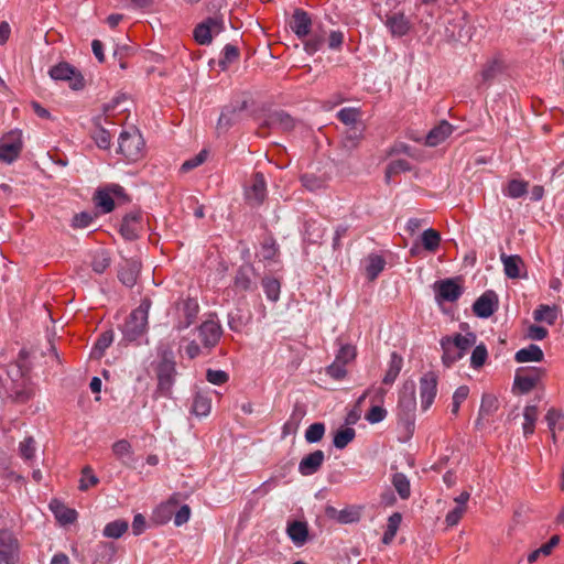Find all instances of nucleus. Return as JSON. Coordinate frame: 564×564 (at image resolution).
Instances as JSON below:
<instances>
[{
	"instance_id": "obj_58",
	"label": "nucleus",
	"mask_w": 564,
	"mask_h": 564,
	"mask_svg": "<svg viewBox=\"0 0 564 564\" xmlns=\"http://www.w3.org/2000/svg\"><path fill=\"white\" fill-rule=\"evenodd\" d=\"M207 151L206 150H202L198 154H196L194 158L189 159V160H186L182 166H181V170L182 172H188L197 166H199L200 164H203L206 159H207Z\"/></svg>"
},
{
	"instance_id": "obj_31",
	"label": "nucleus",
	"mask_w": 564,
	"mask_h": 564,
	"mask_svg": "<svg viewBox=\"0 0 564 564\" xmlns=\"http://www.w3.org/2000/svg\"><path fill=\"white\" fill-rule=\"evenodd\" d=\"M529 183L522 180H510L506 186L502 188V193L505 196L509 198H520L528 193Z\"/></svg>"
},
{
	"instance_id": "obj_57",
	"label": "nucleus",
	"mask_w": 564,
	"mask_h": 564,
	"mask_svg": "<svg viewBox=\"0 0 564 564\" xmlns=\"http://www.w3.org/2000/svg\"><path fill=\"white\" fill-rule=\"evenodd\" d=\"M206 379L212 384L220 386L229 380V375L224 370L208 369L206 372Z\"/></svg>"
},
{
	"instance_id": "obj_29",
	"label": "nucleus",
	"mask_w": 564,
	"mask_h": 564,
	"mask_svg": "<svg viewBox=\"0 0 564 564\" xmlns=\"http://www.w3.org/2000/svg\"><path fill=\"white\" fill-rule=\"evenodd\" d=\"M402 366H403L402 357L398 352L393 351L390 355L388 369L382 379V382L384 384H392L395 381V379L398 378V376L402 369Z\"/></svg>"
},
{
	"instance_id": "obj_53",
	"label": "nucleus",
	"mask_w": 564,
	"mask_h": 564,
	"mask_svg": "<svg viewBox=\"0 0 564 564\" xmlns=\"http://www.w3.org/2000/svg\"><path fill=\"white\" fill-rule=\"evenodd\" d=\"M239 56L238 48L232 44H226L223 52L219 65L223 69H226L229 64L236 61Z\"/></svg>"
},
{
	"instance_id": "obj_40",
	"label": "nucleus",
	"mask_w": 564,
	"mask_h": 564,
	"mask_svg": "<svg viewBox=\"0 0 564 564\" xmlns=\"http://www.w3.org/2000/svg\"><path fill=\"white\" fill-rule=\"evenodd\" d=\"M392 485L401 499H408L410 497V481L404 474L395 473L392 477Z\"/></svg>"
},
{
	"instance_id": "obj_9",
	"label": "nucleus",
	"mask_w": 564,
	"mask_h": 564,
	"mask_svg": "<svg viewBox=\"0 0 564 564\" xmlns=\"http://www.w3.org/2000/svg\"><path fill=\"white\" fill-rule=\"evenodd\" d=\"M437 375L433 371L425 372L420 378V400H421V408L423 411H426L431 408L433 404L436 394H437Z\"/></svg>"
},
{
	"instance_id": "obj_60",
	"label": "nucleus",
	"mask_w": 564,
	"mask_h": 564,
	"mask_svg": "<svg viewBox=\"0 0 564 564\" xmlns=\"http://www.w3.org/2000/svg\"><path fill=\"white\" fill-rule=\"evenodd\" d=\"M360 514L357 510L354 508H346L343 510H339L338 513V522L343 524L347 523H354L359 521Z\"/></svg>"
},
{
	"instance_id": "obj_2",
	"label": "nucleus",
	"mask_w": 564,
	"mask_h": 564,
	"mask_svg": "<svg viewBox=\"0 0 564 564\" xmlns=\"http://www.w3.org/2000/svg\"><path fill=\"white\" fill-rule=\"evenodd\" d=\"M149 307L150 305L147 302H142L130 313L122 326V335L126 341L141 343L147 333Z\"/></svg>"
},
{
	"instance_id": "obj_28",
	"label": "nucleus",
	"mask_w": 564,
	"mask_h": 564,
	"mask_svg": "<svg viewBox=\"0 0 564 564\" xmlns=\"http://www.w3.org/2000/svg\"><path fill=\"white\" fill-rule=\"evenodd\" d=\"M502 69L503 65L500 59L494 58L488 61L480 72L481 84L490 85L492 80L502 72Z\"/></svg>"
},
{
	"instance_id": "obj_15",
	"label": "nucleus",
	"mask_w": 564,
	"mask_h": 564,
	"mask_svg": "<svg viewBox=\"0 0 564 564\" xmlns=\"http://www.w3.org/2000/svg\"><path fill=\"white\" fill-rule=\"evenodd\" d=\"M198 336L200 340L203 341L205 347H214L223 333L221 326L218 322V319L212 317L207 321H205L199 327H198Z\"/></svg>"
},
{
	"instance_id": "obj_14",
	"label": "nucleus",
	"mask_w": 564,
	"mask_h": 564,
	"mask_svg": "<svg viewBox=\"0 0 564 564\" xmlns=\"http://www.w3.org/2000/svg\"><path fill=\"white\" fill-rule=\"evenodd\" d=\"M314 25L310 14L302 9L294 10L289 21L290 29L300 40L307 37Z\"/></svg>"
},
{
	"instance_id": "obj_45",
	"label": "nucleus",
	"mask_w": 564,
	"mask_h": 564,
	"mask_svg": "<svg viewBox=\"0 0 564 564\" xmlns=\"http://www.w3.org/2000/svg\"><path fill=\"white\" fill-rule=\"evenodd\" d=\"M128 530V522L124 520H115L104 528V535L111 539H119Z\"/></svg>"
},
{
	"instance_id": "obj_37",
	"label": "nucleus",
	"mask_w": 564,
	"mask_h": 564,
	"mask_svg": "<svg viewBox=\"0 0 564 564\" xmlns=\"http://www.w3.org/2000/svg\"><path fill=\"white\" fill-rule=\"evenodd\" d=\"M523 434L528 437L534 433V426L538 420V408L535 405H527L523 410Z\"/></svg>"
},
{
	"instance_id": "obj_55",
	"label": "nucleus",
	"mask_w": 564,
	"mask_h": 564,
	"mask_svg": "<svg viewBox=\"0 0 564 564\" xmlns=\"http://www.w3.org/2000/svg\"><path fill=\"white\" fill-rule=\"evenodd\" d=\"M337 118L347 126L356 127L359 111L356 108H343L338 111Z\"/></svg>"
},
{
	"instance_id": "obj_63",
	"label": "nucleus",
	"mask_w": 564,
	"mask_h": 564,
	"mask_svg": "<svg viewBox=\"0 0 564 564\" xmlns=\"http://www.w3.org/2000/svg\"><path fill=\"white\" fill-rule=\"evenodd\" d=\"M362 138V128L361 127H350L346 132L345 145L346 147H355L358 141Z\"/></svg>"
},
{
	"instance_id": "obj_11",
	"label": "nucleus",
	"mask_w": 564,
	"mask_h": 564,
	"mask_svg": "<svg viewBox=\"0 0 564 564\" xmlns=\"http://www.w3.org/2000/svg\"><path fill=\"white\" fill-rule=\"evenodd\" d=\"M257 272L252 264L246 263L238 268L234 278V286L238 292H252L257 290Z\"/></svg>"
},
{
	"instance_id": "obj_62",
	"label": "nucleus",
	"mask_w": 564,
	"mask_h": 564,
	"mask_svg": "<svg viewBox=\"0 0 564 564\" xmlns=\"http://www.w3.org/2000/svg\"><path fill=\"white\" fill-rule=\"evenodd\" d=\"M387 416V411L380 405H373L366 414V420L372 424L383 421Z\"/></svg>"
},
{
	"instance_id": "obj_50",
	"label": "nucleus",
	"mask_w": 564,
	"mask_h": 564,
	"mask_svg": "<svg viewBox=\"0 0 564 564\" xmlns=\"http://www.w3.org/2000/svg\"><path fill=\"white\" fill-rule=\"evenodd\" d=\"M469 388L467 386H459L453 393L451 413L457 415L460 404L468 398Z\"/></svg>"
},
{
	"instance_id": "obj_26",
	"label": "nucleus",
	"mask_w": 564,
	"mask_h": 564,
	"mask_svg": "<svg viewBox=\"0 0 564 564\" xmlns=\"http://www.w3.org/2000/svg\"><path fill=\"white\" fill-rule=\"evenodd\" d=\"M388 29L394 36H403L410 30V22L403 13H393L386 22Z\"/></svg>"
},
{
	"instance_id": "obj_22",
	"label": "nucleus",
	"mask_w": 564,
	"mask_h": 564,
	"mask_svg": "<svg viewBox=\"0 0 564 564\" xmlns=\"http://www.w3.org/2000/svg\"><path fill=\"white\" fill-rule=\"evenodd\" d=\"M453 131L454 127L446 120H443L427 133L425 144L436 147L443 143Z\"/></svg>"
},
{
	"instance_id": "obj_54",
	"label": "nucleus",
	"mask_w": 564,
	"mask_h": 564,
	"mask_svg": "<svg viewBox=\"0 0 564 564\" xmlns=\"http://www.w3.org/2000/svg\"><path fill=\"white\" fill-rule=\"evenodd\" d=\"M498 409V400L492 394H484L479 409V415H491Z\"/></svg>"
},
{
	"instance_id": "obj_64",
	"label": "nucleus",
	"mask_w": 564,
	"mask_h": 564,
	"mask_svg": "<svg viewBox=\"0 0 564 564\" xmlns=\"http://www.w3.org/2000/svg\"><path fill=\"white\" fill-rule=\"evenodd\" d=\"M466 511V507L456 506L453 510L448 511L445 522L448 527L456 525Z\"/></svg>"
},
{
	"instance_id": "obj_5",
	"label": "nucleus",
	"mask_w": 564,
	"mask_h": 564,
	"mask_svg": "<svg viewBox=\"0 0 564 564\" xmlns=\"http://www.w3.org/2000/svg\"><path fill=\"white\" fill-rule=\"evenodd\" d=\"M48 74L54 80L67 82L73 90H82L85 87V79L82 73L67 62H61L52 66Z\"/></svg>"
},
{
	"instance_id": "obj_46",
	"label": "nucleus",
	"mask_w": 564,
	"mask_h": 564,
	"mask_svg": "<svg viewBox=\"0 0 564 564\" xmlns=\"http://www.w3.org/2000/svg\"><path fill=\"white\" fill-rule=\"evenodd\" d=\"M410 169H411V165L406 160L398 159V160L391 161L386 169V175H384L386 182L390 183L391 178L394 175H397L401 172H406Z\"/></svg>"
},
{
	"instance_id": "obj_51",
	"label": "nucleus",
	"mask_w": 564,
	"mask_h": 564,
	"mask_svg": "<svg viewBox=\"0 0 564 564\" xmlns=\"http://www.w3.org/2000/svg\"><path fill=\"white\" fill-rule=\"evenodd\" d=\"M110 265V258L108 253L104 250L97 251L91 261V268L93 270L101 274L106 271V269Z\"/></svg>"
},
{
	"instance_id": "obj_35",
	"label": "nucleus",
	"mask_w": 564,
	"mask_h": 564,
	"mask_svg": "<svg viewBox=\"0 0 564 564\" xmlns=\"http://www.w3.org/2000/svg\"><path fill=\"white\" fill-rule=\"evenodd\" d=\"M270 126L284 131L291 130L294 127L293 118L284 111H276L269 118Z\"/></svg>"
},
{
	"instance_id": "obj_17",
	"label": "nucleus",
	"mask_w": 564,
	"mask_h": 564,
	"mask_svg": "<svg viewBox=\"0 0 564 564\" xmlns=\"http://www.w3.org/2000/svg\"><path fill=\"white\" fill-rule=\"evenodd\" d=\"M498 299L494 291H486L474 303L473 311L480 318L490 317L497 308Z\"/></svg>"
},
{
	"instance_id": "obj_21",
	"label": "nucleus",
	"mask_w": 564,
	"mask_h": 564,
	"mask_svg": "<svg viewBox=\"0 0 564 564\" xmlns=\"http://www.w3.org/2000/svg\"><path fill=\"white\" fill-rule=\"evenodd\" d=\"M500 260L503 265V272L509 279L522 276L521 272L524 269V262L520 256L502 253Z\"/></svg>"
},
{
	"instance_id": "obj_23",
	"label": "nucleus",
	"mask_w": 564,
	"mask_h": 564,
	"mask_svg": "<svg viewBox=\"0 0 564 564\" xmlns=\"http://www.w3.org/2000/svg\"><path fill=\"white\" fill-rule=\"evenodd\" d=\"M286 533L293 544L297 547L303 546L308 540V527L306 522L293 521L288 524Z\"/></svg>"
},
{
	"instance_id": "obj_19",
	"label": "nucleus",
	"mask_w": 564,
	"mask_h": 564,
	"mask_svg": "<svg viewBox=\"0 0 564 564\" xmlns=\"http://www.w3.org/2000/svg\"><path fill=\"white\" fill-rule=\"evenodd\" d=\"M325 40H326V31L324 30L323 25L321 23L315 24L311 29L310 35L307 37H304V40H302L304 51L308 55L315 54L323 47Z\"/></svg>"
},
{
	"instance_id": "obj_34",
	"label": "nucleus",
	"mask_w": 564,
	"mask_h": 564,
	"mask_svg": "<svg viewBox=\"0 0 564 564\" xmlns=\"http://www.w3.org/2000/svg\"><path fill=\"white\" fill-rule=\"evenodd\" d=\"M212 400L203 393H196L192 404V413L196 416H206L210 413Z\"/></svg>"
},
{
	"instance_id": "obj_49",
	"label": "nucleus",
	"mask_w": 564,
	"mask_h": 564,
	"mask_svg": "<svg viewBox=\"0 0 564 564\" xmlns=\"http://www.w3.org/2000/svg\"><path fill=\"white\" fill-rule=\"evenodd\" d=\"M325 434V424L316 422L311 424L305 431V441L310 444L318 443Z\"/></svg>"
},
{
	"instance_id": "obj_25",
	"label": "nucleus",
	"mask_w": 564,
	"mask_h": 564,
	"mask_svg": "<svg viewBox=\"0 0 564 564\" xmlns=\"http://www.w3.org/2000/svg\"><path fill=\"white\" fill-rule=\"evenodd\" d=\"M544 359L543 350L535 344L519 349L514 355V360L519 364L540 362Z\"/></svg>"
},
{
	"instance_id": "obj_7",
	"label": "nucleus",
	"mask_w": 564,
	"mask_h": 564,
	"mask_svg": "<svg viewBox=\"0 0 564 564\" xmlns=\"http://www.w3.org/2000/svg\"><path fill=\"white\" fill-rule=\"evenodd\" d=\"M23 148L22 132L12 130L0 139V161L7 164L13 163Z\"/></svg>"
},
{
	"instance_id": "obj_47",
	"label": "nucleus",
	"mask_w": 564,
	"mask_h": 564,
	"mask_svg": "<svg viewBox=\"0 0 564 564\" xmlns=\"http://www.w3.org/2000/svg\"><path fill=\"white\" fill-rule=\"evenodd\" d=\"M421 241H422L423 247L427 251L433 252L440 246L441 236H440V234L436 230L430 228V229H426V230L423 231V234L421 236Z\"/></svg>"
},
{
	"instance_id": "obj_30",
	"label": "nucleus",
	"mask_w": 564,
	"mask_h": 564,
	"mask_svg": "<svg viewBox=\"0 0 564 564\" xmlns=\"http://www.w3.org/2000/svg\"><path fill=\"white\" fill-rule=\"evenodd\" d=\"M399 408H401L405 412H413L416 408V398H415V389L414 384L406 383L403 387V391L399 398Z\"/></svg>"
},
{
	"instance_id": "obj_13",
	"label": "nucleus",
	"mask_w": 564,
	"mask_h": 564,
	"mask_svg": "<svg viewBox=\"0 0 564 564\" xmlns=\"http://www.w3.org/2000/svg\"><path fill=\"white\" fill-rule=\"evenodd\" d=\"M199 312L198 302L195 299L187 297L181 303L178 308V321L175 324L177 330L188 328L196 319Z\"/></svg>"
},
{
	"instance_id": "obj_42",
	"label": "nucleus",
	"mask_w": 564,
	"mask_h": 564,
	"mask_svg": "<svg viewBox=\"0 0 564 564\" xmlns=\"http://www.w3.org/2000/svg\"><path fill=\"white\" fill-rule=\"evenodd\" d=\"M113 341V332L107 330L104 332L98 339L96 340L94 347H93V355L96 358H100L106 349L112 344Z\"/></svg>"
},
{
	"instance_id": "obj_61",
	"label": "nucleus",
	"mask_w": 564,
	"mask_h": 564,
	"mask_svg": "<svg viewBox=\"0 0 564 564\" xmlns=\"http://www.w3.org/2000/svg\"><path fill=\"white\" fill-rule=\"evenodd\" d=\"M276 252H278V247H276L275 242L270 239V240H265L261 245L259 256L263 260H272L275 257Z\"/></svg>"
},
{
	"instance_id": "obj_3",
	"label": "nucleus",
	"mask_w": 564,
	"mask_h": 564,
	"mask_svg": "<svg viewBox=\"0 0 564 564\" xmlns=\"http://www.w3.org/2000/svg\"><path fill=\"white\" fill-rule=\"evenodd\" d=\"M155 372L158 379L156 393L164 398H171L177 375L175 361L167 356H163L155 367Z\"/></svg>"
},
{
	"instance_id": "obj_24",
	"label": "nucleus",
	"mask_w": 564,
	"mask_h": 564,
	"mask_svg": "<svg viewBox=\"0 0 564 564\" xmlns=\"http://www.w3.org/2000/svg\"><path fill=\"white\" fill-rule=\"evenodd\" d=\"M386 267V260L384 258L376 252L369 253L368 257L365 259V271L367 274V278L370 281H373L378 278V275L383 271Z\"/></svg>"
},
{
	"instance_id": "obj_4",
	"label": "nucleus",
	"mask_w": 564,
	"mask_h": 564,
	"mask_svg": "<svg viewBox=\"0 0 564 564\" xmlns=\"http://www.w3.org/2000/svg\"><path fill=\"white\" fill-rule=\"evenodd\" d=\"M144 141L139 131H122L118 138V152L127 161L134 162L142 156Z\"/></svg>"
},
{
	"instance_id": "obj_44",
	"label": "nucleus",
	"mask_w": 564,
	"mask_h": 564,
	"mask_svg": "<svg viewBox=\"0 0 564 564\" xmlns=\"http://www.w3.org/2000/svg\"><path fill=\"white\" fill-rule=\"evenodd\" d=\"M96 204L104 213H110L115 208V202L111 195V191L106 187L99 189L96 194Z\"/></svg>"
},
{
	"instance_id": "obj_36",
	"label": "nucleus",
	"mask_w": 564,
	"mask_h": 564,
	"mask_svg": "<svg viewBox=\"0 0 564 564\" xmlns=\"http://www.w3.org/2000/svg\"><path fill=\"white\" fill-rule=\"evenodd\" d=\"M401 521L402 516L399 512H394L388 518L387 528L382 536V542L384 544H390L393 541Z\"/></svg>"
},
{
	"instance_id": "obj_39",
	"label": "nucleus",
	"mask_w": 564,
	"mask_h": 564,
	"mask_svg": "<svg viewBox=\"0 0 564 564\" xmlns=\"http://www.w3.org/2000/svg\"><path fill=\"white\" fill-rule=\"evenodd\" d=\"M112 453L123 464H129L132 460L131 444L127 440H119L112 445Z\"/></svg>"
},
{
	"instance_id": "obj_1",
	"label": "nucleus",
	"mask_w": 564,
	"mask_h": 564,
	"mask_svg": "<svg viewBox=\"0 0 564 564\" xmlns=\"http://www.w3.org/2000/svg\"><path fill=\"white\" fill-rule=\"evenodd\" d=\"M477 336L474 333L465 335L456 333L454 335L444 336L440 340L443 351L442 362L449 368L460 360L465 354L476 344Z\"/></svg>"
},
{
	"instance_id": "obj_38",
	"label": "nucleus",
	"mask_w": 564,
	"mask_h": 564,
	"mask_svg": "<svg viewBox=\"0 0 564 564\" xmlns=\"http://www.w3.org/2000/svg\"><path fill=\"white\" fill-rule=\"evenodd\" d=\"M356 436V431L352 427H343L335 432L333 445L338 448H345Z\"/></svg>"
},
{
	"instance_id": "obj_20",
	"label": "nucleus",
	"mask_w": 564,
	"mask_h": 564,
	"mask_svg": "<svg viewBox=\"0 0 564 564\" xmlns=\"http://www.w3.org/2000/svg\"><path fill=\"white\" fill-rule=\"evenodd\" d=\"M141 215L138 213L128 214L120 226L121 235L128 240H134L142 230Z\"/></svg>"
},
{
	"instance_id": "obj_6",
	"label": "nucleus",
	"mask_w": 564,
	"mask_h": 564,
	"mask_svg": "<svg viewBox=\"0 0 564 564\" xmlns=\"http://www.w3.org/2000/svg\"><path fill=\"white\" fill-rule=\"evenodd\" d=\"M20 542L8 529H0V564L20 563Z\"/></svg>"
},
{
	"instance_id": "obj_32",
	"label": "nucleus",
	"mask_w": 564,
	"mask_h": 564,
	"mask_svg": "<svg viewBox=\"0 0 564 564\" xmlns=\"http://www.w3.org/2000/svg\"><path fill=\"white\" fill-rule=\"evenodd\" d=\"M557 307L541 304L533 312V318L535 322H544L549 325H553L557 318Z\"/></svg>"
},
{
	"instance_id": "obj_12",
	"label": "nucleus",
	"mask_w": 564,
	"mask_h": 564,
	"mask_svg": "<svg viewBox=\"0 0 564 564\" xmlns=\"http://www.w3.org/2000/svg\"><path fill=\"white\" fill-rule=\"evenodd\" d=\"M245 196L249 205L259 206L267 197V183L262 173H256L246 186Z\"/></svg>"
},
{
	"instance_id": "obj_10",
	"label": "nucleus",
	"mask_w": 564,
	"mask_h": 564,
	"mask_svg": "<svg viewBox=\"0 0 564 564\" xmlns=\"http://www.w3.org/2000/svg\"><path fill=\"white\" fill-rule=\"evenodd\" d=\"M223 30V20L217 18H208L195 28L194 39L200 45H207L212 42L213 36L219 34Z\"/></svg>"
},
{
	"instance_id": "obj_56",
	"label": "nucleus",
	"mask_w": 564,
	"mask_h": 564,
	"mask_svg": "<svg viewBox=\"0 0 564 564\" xmlns=\"http://www.w3.org/2000/svg\"><path fill=\"white\" fill-rule=\"evenodd\" d=\"M326 373L336 380L344 379L347 375L346 365L335 359L333 364L326 368Z\"/></svg>"
},
{
	"instance_id": "obj_48",
	"label": "nucleus",
	"mask_w": 564,
	"mask_h": 564,
	"mask_svg": "<svg viewBox=\"0 0 564 564\" xmlns=\"http://www.w3.org/2000/svg\"><path fill=\"white\" fill-rule=\"evenodd\" d=\"M488 358V350L484 344L475 346L470 356V367L473 369L481 368Z\"/></svg>"
},
{
	"instance_id": "obj_8",
	"label": "nucleus",
	"mask_w": 564,
	"mask_h": 564,
	"mask_svg": "<svg viewBox=\"0 0 564 564\" xmlns=\"http://www.w3.org/2000/svg\"><path fill=\"white\" fill-rule=\"evenodd\" d=\"M545 375V369L539 367L519 368L514 376L513 388L520 393H529L536 387L542 377Z\"/></svg>"
},
{
	"instance_id": "obj_16",
	"label": "nucleus",
	"mask_w": 564,
	"mask_h": 564,
	"mask_svg": "<svg viewBox=\"0 0 564 564\" xmlns=\"http://www.w3.org/2000/svg\"><path fill=\"white\" fill-rule=\"evenodd\" d=\"M434 289L436 300L440 302H455L463 293L460 285L452 279L436 282Z\"/></svg>"
},
{
	"instance_id": "obj_18",
	"label": "nucleus",
	"mask_w": 564,
	"mask_h": 564,
	"mask_svg": "<svg viewBox=\"0 0 564 564\" xmlns=\"http://www.w3.org/2000/svg\"><path fill=\"white\" fill-rule=\"evenodd\" d=\"M325 454L321 449H316L304 456L299 464V473L302 476H312L316 474L323 466Z\"/></svg>"
},
{
	"instance_id": "obj_59",
	"label": "nucleus",
	"mask_w": 564,
	"mask_h": 564,
	"mask_svg": "<svg viewBox=\"0 0 564 564\" xmlns=\"http://www.w3.org/2000/svg\"><path fill=\"white\" fill-rule=\"evenodd\" d=\"M356 357V348L351 345H343L337 355L336 360L347 365L348 362L352 361Z\"/></svg>"
},
{
	"instance_id": "obj_43",
	"label": "nucleus",
	"mask_w": 564,
	"mask_h": 564,
	"mask_svg": "<svg viewBox=\"0 0 564 564\" xmlns=\"http://www.w3.org/2000/svg\"><path fill=\"white\" fill-rule=\"evenodd\" d=\"M562 419H563L562 412L554 408H551L545 415V421H546L547 427L551 432L553 442H556V430H562V426L560 424V421Z\"/></svg>"
},
{
	"instance_id": "obj_52",
	"label": "nucleus",
	"mask_w": 564,
	"mask_h": 564,
	"mask_svg": "<svg viewBox=\"0 0 564 564\" xmlns=\"http://www.w3.org/2000/svg\"><path fill=\"white\" fill-rule=\"evenodd\" d=\"M99 482L98 477L94 474L90 466H85L82 470V477L79 480V489L82 491L88 490V488L96 486Z\"/></svg>"
},
{
	"instance_id": "obj_33",
	"label": "nucleus",
	"mask_w": 564,
	"mask_h": 564,
	"mask_svg": "<svg viewBox=\"0 0 564 564\" xmlns=\"http://www.w3.org/2000/svg\"><path fill=\"white\" fill-rule=\"evenodd\" d=\"M19 455L28 464H32L36 454V442L32 436H26L19 443Z\"/></svg>"
},
{
	"instance_id": "obj_41",
	"label": "nucleus",
	"mask_w": 564,
	"mask_h": 564,
	"mask_svg": "<svg viewBox=\"0 0 564 564\" xmlns=\"http://www.w3.org/2000/svg\"><path fill=\"white\" fill-rule=\"evenodd\" d=\"M262 288L265 296L271 302H276L280 297L281 284L279 280L274 278L262 279Z\"/></svg>"
},
{
	"instance_id": "obj_27",
	"label": "nucleus",
	"mask_w": 564,
	"mask_h": 564,
	"mask_svg": "<svg viewBox=\"0 0 564 564\" xmlns=\"http://www.w3.org/2000/svg\"><path fill=\"white\" fill-rule=\"evenodd\" d=\"M140 272V264L134 261H126V263L121 267L118 278L128 288H132L138 279Z\"/></svg>"
}]
</instances>
